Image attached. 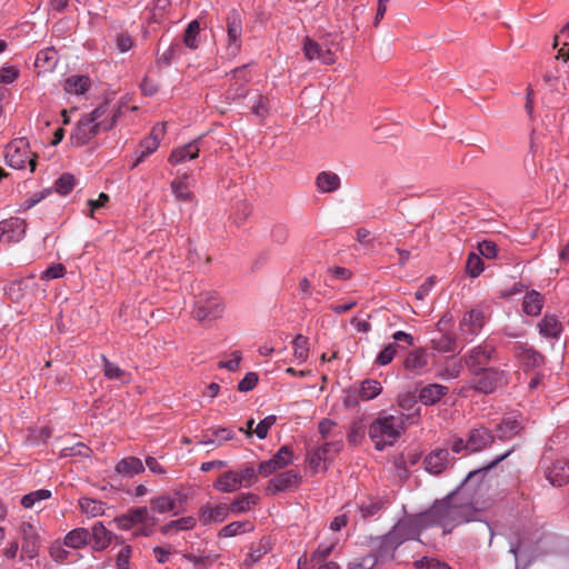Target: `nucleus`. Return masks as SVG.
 Segmentation results:
<instances>
[{
    "label": "nucleus",
    "instance_id": "nucleus-17",
    "mask_svg": "<svg viewBox=\"0 0 569 569\" xmlns=\"http://www.w3.org/2000/svg\"><path fill=\"white\" fill-rule=\"evenodd\" d=\"M546 477L552 486L561 487L569 482V461L558 459L546 469Z\"/></svg>",
    "mask_w": 569,
    "mask_h": 569
},
{
    "label": "nucleus",
    "instance_id": "nucleus-24",
    "mask_svg": "<svg viewBox=\"0 0 569 569\" xmlns=\"http://www.w3.org/2000/svg\"><path fill=\"white\" fill-rule=\"evenodd\" d=\"M128 516L131 519L133 526L136 525H150L149 528L141 529L140 533L142 536H149L152 532V527L156 526L157 519L151 517L147 507H138L134 509H130Z\"/></svg>",
    "mask_w": 569,
    "mask_h": 569
},
{
    "label": "nucleus",
    "instance_id": "nucleus-50",
    "mask_svg": "<svg viewBox=\"0 0 569 569\" xmlns=\"http://www.w3.org/2000/svg\"><path fill=\"white\" fill-rule=\"evenodd\" d=\"M237 472L241 487L246 488L251 487L257 481V475H259L252 465H247Z\"/></svg>",
    "mask_w": 569,
    "mask_h": 569
},
{
    "label": "nucleus",
    "instance_id": "nucleus-14",
    "mask_svg": "<svg viewBox=\"0 0 569 569\" xmlns=\"http://www.w3.org/2000/svg\"><path fill=\"white\" fill-rule=\"evenodd\" d=\"M302 50L308 60L317 59L325 64H332L336 61L335 52L330 47L318 43L310 38H306Z\"/></svg>",
    "mask_w": 569,
    "mask_h": 569
},
{
    "label": "nucleus",
    "instance_id": "nucleus-37",
    "mask_svg": "<svg viewBox=\"0 0 569 569\" xmlns=\"http://www.w3.org/2000/svg\"><path fill=\"white\" fill-rule=\"evenodd\" d=\"M81 512L94 518L104 513V502L89 497H81L78 501Z\"/></svg>",
    "mask_w": 569,
    "mask_h": 569
},
{
    "label": "nucleus",
    "instance_id": "nucleus-6",
    "mask_svg": "<svg viewBox=\"0 0 569 569\" xmlns=\"http://www.w3.org/2000/svg\"><path fill=\"white\" fill-rule=\"evenodd\" d=\"M428 528L422 512L400 519L389 531L391 537L401 546L405 541L415 539L420 532Z\"/></svg>",
    "mask_w": 569,
    "mask_h": 569
},
{
    "label": "nucleus",
    "instance_id": "nucleus-9",
    "mask_svg": "<svg viewBox=\"0 0 569 569\" xmlns=\"http://www.w3.org/2000/svg\"><path fill=\"white\" fill-rule=\"evenodd\" d=\"M21 538V560H33L38 557L41 547V538L36 525L29 521H22L19 527Z\"/></svg>",
    "mask_w": 569,
    "mask_h": 569
},
{
    "label": "nucleus",
    "instance_id": "nucleus-4",
    "mask_svg": "<svg viewBox=\"0 0 569 569\" xmlns=\"http://www.w3.org/2000/svg\"><path fill=\"white\" fill-rule=\"evenodd\" d=\"M224 306L214 292H201L196 297L192 316L200 323H211L222 317Z\"/></svg>",
    "mask_w": 569,
    "mask_h": 569
},
{
    "label": "nucleus",
    "instance_id": "nucleus-62",
    "mask_svg": "<svg viewBox=\"0 0 569 569\" xmlns=\"http://www.w3.org/2000/svg\"><path fill=\"white\" fill-rule=\"evenodd\" d=\"M448 447L450 448V450L453 452V453H465V455H468L470 453L468 451V446H467V439H463L459 436H453L451 437L448 442H447Z\"/></svg>",
    "mask_w": 569,
    "mask_h": 569
},
{
    "label": "nucleus",
    "instance_id": "nucleus-47",
    "mask_svg": "<svg viewBox=\"0 0 569 569\" xmlns=\"http://www.w3.org/2000/svg\"><path fill=\"white\" fill-rule=\"evenodd\" d=\"M50 497H51L50 490L39 489V490L32 491L28 495H24L21 498V505L24 508L29 509V508L34 507L38 502L49 499Z\"/></svg>",
    "mask_w": 569,
    "mask_h": 569
},
{
    "label": "nucleus",
    "instance_id": "nucleus-38",
    "mask_svg": "<svg viewBox=\"0 0 569 569\" xmlns=\"http://www.w3.org/2000/svg\"><path fill=\"white\" fill-rule=\"evenodd\" d=\"M428 362V356L425 350L417 349L411 351L405 359L403 366L406 369L420 372Z\"/></svg>",
    "mask_w": 569,
    "mask_h": 569
},
{
    "label": "nucleus",
    "instance_id": "nucleus-22",
    "mask_svg": "<svg viewBox=\"0 0 569 569\" xmlns=\"http://www.w3.org/2000/svg\"><path fill=\"white\" fill-rule=\"evenodd\" d=\"M449 392V388L439 383L423 386L418 393L419 401L425 406L438 403Z\"/></svg>",
    "mask_w": 569,
    "mask_h": 569
},
{
    "label": "nucleus",
    "instance_id": "nucleus-21",
    "mask_svg": "<svg viewBox=\"0 0 569 569\" xmlns=\"http://www.w3.org/2000/svg\"><path fill=\"white\" fill-rule=\"evenodd\" d=\"M229 513L230 508L227 503H218L214 506L206 505L200 509L199 520L204 526L211 522H222L227 519Z\"/></svg>",
    "mask_w": 569,
    "mask_h": 569
},
{
    "label": "nucleus",
    "instance_id": "nucleus-31",
    "mask_svg": "<svg viewBox=\"0 0 569 569\" xmlns=\"http://www.w3.org/2000/svg\"><path fill=\"white\" fill-rule=\"evenodd\" d=\"M143 470L144 466L142 461L136 457L123 458L116 466L117 473L128 478L141 473Z\"/></svg>",
    "mask_w": 569,
    "mask_h": 569
},
{
    "label": "nucleus",
    "instance_id": "nucleus-10",
    "mask_svg": "<svg viewBox=\"0 0 569 569\" xmlns=\"http://www.w3.org/2000/svg\"><path fill=\"white\" fill-rule=\"evenodd\" d=\"M293 460V452L289 446H282L269 460L259 463L258 473L268 477L274 471L286 468Z\"/></svg>",
    "mask_w": 569,
    "mask_h": 569
},
{
    "label": "nucleus",
    "instance_id": "nucleus-15",
    "mask_svg": "<svg viewBox=\"0 0 569 569\" xmlns=\"http://www.w3.org/2000/svg\"><path fill=\"white\" fill-rule=\"evenodd\" d=\"M301 482V476L295 470H288L277 475L272 478L268 486L267 492L276 495L277 492L284 491L298 487Z\"/></svg>",
    "mask_w": 569,
    "mask_h": 569
},
{
    "label": "nucleus",
    "instance_id": "nucleus-7",
    "mask_svg": "<svg viewBox=\"0 0 569 569\" xmlns=\"http://www.w3.org/2000/svg\"><path fill=\"white\" fill-rule=\"evenodd\" d=\"M495 359H497L496 346L486 340L468 351L465 356V363L475 375H480V371Z\"/></svg>",
    "mask_w": 569,
    "mask_h": 569
},
{
    "label": "nucleus",
    "instance_id": "nucleus-30",
    "mask_svg": "<svg viewBox=\"0 0 569 569\" xmlns=\"http://www.w3.org/2000/svg\"><path fill=\"white\" fill-rule=\"evenodd\" d=\"M188 180L189 173L184 172L171 182L172 193L179 201H190L193 199V193L190 191Z\"/></svg>",
    "mask_w": 569,
    "mask_h": 569
},
{
    "label": "nucleus",
    "instance_id": "nucleus-34",
    "mask_svg": "<svg viewBox=\"0 0 569 569\" xmlns=\"http://www.w3.org/2000/svg\"><path fill=\"white\" fill-rule=\"evenodd\" d=\"M386 507V501L380 498H368L359 503L358 509L362 520L378 515Z\"/></svg>",
    "mask_w": 569,
    "mask_h": 569
},
{
    "label": "nucleus",
    "instance_id": "nucleus-8",
    "mask_svg": "<svg viewBox=\"0 0 569 569\" xmlns=\"http://www.w3.org/2000/svg\"><path fill=\"white\" fill-rule=\"evenodd\" d=\"M242 22L243 17L237 9H231L226 17V31H227V54L236 57L241 50L242 38Z\"/></svg>",
    "mask_w": 569,
    "mask_h": 569
},
{
    "label": "nucleus",
    "instance_id": "nucleus-18",
    "mask_svg": "<svg viewBox=\"0 0 569 569\" xmlns=\"http://www.w3.org/2000/svg\"><path fill=\"white\" fill-rule=\"evenodd\" d=\"M478 376L479 378L476 382L477 390L490 393L501 383L503 372L496 368H486Z\"/></svg>",
    "mask_w": 569,
    "mask_h": 569
},
{
    "label": "nucleus",
    "instance_id": "nucleus-35",
    "mask_svg": "<svg viewBox=\"0 0 569 569\" xmlns=\"http://www.w3.org/2000/svg\"><path fill=\"white\" fill-rule=\"evenodd\" d=\"M543 306V297L538 291L528 292L522 301L523 312L528 316H538Z\"/></svg>",
    "mask_w": 569,
    "mask_h": 569
},
{
    "label": "nucleus",
    "instance_id": "nucleus-43",
    "mask_svg": "<svg viewBox=\"0 0 569 569\" xmlns=\"http://www.w3.org/2000/svg\"><path fill=\"white\" fill-rule=\"evenodd\" d=\"M160 142H158V140H156L154 138H150L149 136L143 139L141 142H140V151H139V156L137 157L136 161L133 162L132 167H137L139 163H141L148 156H150L151 153H153L158 147H159Z\"/></svg>",
    "mask_w": 569,
    "mask_h": 569
},
{
    "label": "nucleus",
    "instance_id": "nucleus-27",
    "mask_svg": "<svg viewBox=\"0 0 569 569\" xmlns=\"http://www.w3.org/2000/svg\"><path fill=\"white\" fill-rule=\"evenodd\" d=\"M91 539L93 540V549L97 551L104 550L112 541V532L109 531L101 522H97L91 528Z\"/></svg>",
    "mask_w": 569,
    "mask_h": 569
},
{
    "label": "nucleus",
    "instance_id": "nucleus-13",
    "mask_svg": "<svg viewBox=\"0 0 569 569\" xmlns=\"http://www.w3.org/2000/svg\"><path fill=\"white\" fill-rule=\"evenodd\" d=\"M425 469L432 475H440L452 465L447 448H437L429 452L423 460Z\"/></svg>",
    "mask_w": 569,
    "mask_h": 569
},
{
    "label": "nucleus",
    "instance_id": "nucleus-64",
    "mask_svg": "<svg viewBox=\"0 0 569 569\" xmlns=\"http://www.w3.org/2000/svg\"><path fill=\"white\" fill-rule=\"evenodd\" d=\"M63 546V543L56 541L49 548L50 557L57 562H63L69 556V551H67Z\"/></svg>",
    "mask_w": 569,
    "mask_h": 569
},
{
    "label": "nucleus",
    "instance_id": "nucleus-29",
    "mask_svg": "<svg viewBox=\"0 0 569 569\" xmlns=\"http://www.w3.org/2000/svg\"><path fill=\"white\" fill-rule=\"evenodd\" d=\"M103 375L109 380H120L122 383L131 381V375L111 362L104 355L101 356Z\"/></svg>",
    "mask_w": 569,
    "mask_h": 569
},
{
    "label": "nucleus",
    "instance_id": "nucleus-59",
    "mask_svg": "<svg viewBox=\"0 0 569 569\" xmlns=\"http://www.w3.org/2000/svg\"><path fill=\"white\" fill-rule=\"evenodd\" d=\"M337 423L329 419H323L319 422L318 429L323 439H328L333 437L338 438L339 431L336 430Z\"/></svg>",
    "mask_w": 569,
    "mask_h": 569
},
{
    "label": "nucleus",
    "instance_id": "nucleus-20",
    "mask_svg": "<svg viewBox=\"0 0 569 569\" xmlns=\"http://www.w3.org/2000/svg\"><path fill=\"white\" fill-rule=\"evenodd\" d=\"M486 317L479 309H471L466 312L461 322L460 330L471 337L477 336L485 326Z\"/></svg>",
    "mask_w": 569,
    "mask_h": 569
},
{
    "label": "nucleus",
    "instance_id": "nucleus-26",
    "mask_svg": "<svg viewBox=\"0 0 569 569\" xmlns=\"http://www.w3.org/2000/svg\"><path fill=\"white\" fill-rule=\"evenodd\" d=\"M213 488L223 493L234 492L241 488L237 471H226L218 477Z\"/></svg>",
    "mask_w": 569,
    "mask_h": 569
},
{
    "label": "nucleus",
    "instance_id": "nucleus-52",
    "mask_svg": "<svg viewBox=\"0 0 569 569\" xmlns=\"http://www.w3.org/2000/svg\"><path fill=\"white\" fill-rule=\"evenodd\" d=\"M342 431H339L337 439L326 441L322 446L319 447L328 456V459L332 458L335 455L339 453L342 450Z\"/></svg>",
    "mask_w": 569,
    "mask_h": 569
},
{
    "label": "nucleus",
    "instance_id": "nucleus-16",
    "mask_svg": "<svg viewBox=\"0 0 569 569\" xmlns=\"http://www.w3.org/2000/svg\"><path fill=\"white\" fill-rule=\"evenodd\" d=\"M513 353L525 368H539L545 362V357L527 343H516Z\"/></svg>",
    "mask_w": 569,
    "mask_h": 569
},
{
    "label": "nucleus",
    "instance_id": "nucleus-39",
    "mask_svg": "<svg viewBox=\"0 0 569 569\" xmlns=\"http://www.w3.org/2000/svg\"><path fill=\"white\" fill-rule=\"evenodd\" d=\"M259 501L254 493H242L229 505L230 512L242 513L251 509Z\"/></svg>",
    "mask_w": 569,
    "mask_h": 569
},
{
    "label": "nucleus",
    "instance_id": "nucleus-40",
    "mask_svg": "<svg viewBox=\"0 0 569 569\" xmlns=\"http://www.w3.org/2000/svg\"><path fill=\"white\" fill-rule=\"evenodd\" d=\"M150 508L158 513L173 511L177 508V500L166 495L154 497L150 500Z\"/></svg>",
    "mask_w": 569,
    "mask_h": 569
},
{
    "label": "nucleus",
    "instance_id": "nucleus-23",
    "mask_svg": "<svg viewBox=\"0 0 569 569\" xmlns=\"http://www.w3.org/2000/svg\"><path fill=\"white\" fill-rule=\"evenodd\" d=\"M376 546L375 560L392 559L395 551L400 546L398 541L388 532L383 537L373 540ZM376 561L372 562L375 565Z\"/></svg>",
    "mask_w": 569,
    "mask_h": 569
},
{
    "label": "nucleus",
    "instance_id": "nucleus-32",
    "mask_svg": "<svg viewBox=\"0 0 569 569\" xmlns=\"http://www.w3.org/2000/svg\"><path fill=\"white\" fill-rule=\"evenodd\" d=\"M522 429L519 420L515 417H507L497 426V437L502 440H508L518 435Z\"/></svg>",
    "mask_w": 569,
    "mask_h": 569
},
{
    "label": "nucleus",
    "instance_id": "nucleus-25",
    "mask_svg": "<svg viewBox=\"0 0 569 569\" xmlns=\"http://www.w3.org/2000/svg\"><path fill=\"white\" fill-rule=\"evenodd\" d=\"M316 186L322 193L335 192L340 188L341 179L332 171H321L316 178Z\"/></svg>",
    "mask_w": 569,
    "mask_h": 569
},
{
    "label": "nucleus",
    "instance_id": "nucleus-45",
    "mask_svg": "<svg viewBox=\"0 0 569 569\" xmlns=\"http://www.w3.org/2000/svg\"><path fill=\"white\" fill-rule=\"evenodd\" d=\"M293 356L301 363L308 359L309 340L302 335H298L293 341Z\"/></svg>",
    "mask_w": 569,
    "mask_h": 569
},
{
    "label": "nucleus",
    "instance_id": "nucleus-60",
    "mask_svg": "<svg viewBox=\"0 0 569 569\" xmlns=\"http://www.w3.org/2000/svg\"><path fill=\"white\" fill-rule=\"evenodd\" d=\"M114 42L120 52H127L133 47V39L126 31L116 33Z\"/></svg>",
    "mask_w": 569,
    "mask_h": 569
},
{
    "label": "nucleus",
    "instance_id": "nucleus-44",
    "mask_svg": "<svg viewBox=\"0 0 569 569\" xmlns=\"http://www.w3.org/2000/svg\"><path fill=\"white\" fill-rule=\"evenodd\" d=\"M197 523L196 518L193 517H183L178 520L170 521L169 523L164 525L161 528V532L167 535L172 530L179 531V530H189L194 528Z\"/></svg>",
    "mask_w": 569,
    "mask_h": 569
},
{
    "label": "nucleus",
    "instance_id": "nucleus-11",
    "mask_svg": "<svg viewBox=\"0 0 569 569\" xmlns=\"http://www.w3.org/2000/svg\"><path fill=\"white\" fill-rule=\"evenodd\" d=\"M493 440L495 437L488 428L481 425H476L467 435L468 451L471 453L479 452L488 448Z\"/></svg>",
    "mask_w": 569,
    "mask_h": 569
},
{
    "label": "nucleus",
    "instance_id": "nucleus-61",
    "mask_svg": "<svg viewBox=\"0 0 569 569\" xmlns=\"http://www.w3.org/2000/svg\"><path fill=\"white\" fill-rule=\"evenodd\" d=\"M211 435L216 439L217 446H222L234 438L233 430L229 428H211Z\"/></svg>",
    "mask_w": 569,
    "mask_h": 569
},
{
    "label": "nucleus",
    "instance_id": "nucleus-1",
    "mask_svg": "<svg viewBox=\"0 0 569 569\" xmlns=\"http://www.w3.org/2000/svg\"><path fill=\"white\" fill-rule=\"evenodd\" d=\"M427 527L439 526L445 533L472 519L473 510L469 505L457 502L455 496L436 501L430 509L422 512Z\"/></svg>",
    "mask_w": 569,
    "mask_h": 569
},
{
    "label": "nucleus",
    "instance_id": "nucleus-53",
    "mask_svg": "<svg viewBox=\"0 0 569 569\" xmlns=\"http://www.w3.org/2000/svg\"><path fill=\"white\" fill-rule=\"evenodd\" d=\"M466 270L469 276L478 277L483 270L481 258L477 253H470L466 262Z\"/></svg>",
    "mask_w": 569,
    "mask_h": 569
},
{
    "label": "nucleus",
    "instance_id": "nucleus-42",
    "mask_svg": "<svg viewBox=\"0 0 569 569\" xmlns=\"http://www.w3.org/2000/svg\"><path fill=\"white\" fill-rule=\"evenodd\" d=\"M253 530V526L249 521H234L224 526L220 532V537L230 538L237 535Z\"/></svg>",
    "mask_w": 569,
    "mask_h": 569
},
{
    "label": "nucleus",
    "instance_id": "nucleus-46",
    "mask_svg": "<svg viewBox=\"0 0 569 569\" xmlns=\"http://www.w3.org/2000/svg\"><path fill=\"white\" fill-rule=\"evenodd\" d=\"M432 346L439 352H451L457 348L456 338L452 335L441 333L432 339Z\"/></svg>",
    "mask_w": 569,
    "mask_h": 569
},
{
    "label": "nucleus",
    "instance_id": "nucleus-19",
    "mask_svg": "<svg viewBox=\"0 0 569 569\" xmlns=\"http://www.w3.org/2000/svg\"><path fill=\"white\" fill-rule=\"evenodd\" d=\"M200 148L198 141H191L187 144L174 148L168 157L171 166H178L199 157Z\"/></svg>",
    "mask_w": 569,
    "mask_h": 569
},
{
    "label": "nucleus",
    "instance_id": "nucleus-54",
    "mask_svg": "<svg viewBox=\"0 0 569 569\" xmlns=\"http://www.w3.org/2000/svg\"><path fill=\"white\" fill-rule=\"evenodd\" d=\"M218 556H197L194 553H184L183 558L192 562L196 569H206L210 567Z\"/></svg>",
    "mask_w": 569,
    "mask_h": 569
},
{
    "label": "nucleus",
    "instance_id": "nucleus-51",
    "mask_svg": "<svg viewBox=\"0 0 569 569\" xmlns=\"http://www.w3.org/2000/svg\"><path fill=\"white\" fill-rule=\"evenodd\" d=\"M328 460V456L320 449H316L308 457L309 466L315 472L326 470L325 462Z\"/></svg>",
    "mask_w": 569,
    "mask_h": 569
},
{
    "label": "nucleus",
    "instance_id": "nucleus-33",
    "mask_svg": "<svg viewBox=\"0 0 569 569\" xmlns=\"http://www.w3.org/2000/svg\"><path fill=\"white\" fill-rule=\"evenodd\" d=\"M561 322L551 315H546L539 323V331L547 338H559L562 332Z\"/></svg>",
    "mask_w": 569,
    "mask_h": 569
},
{
    "label": "nucleus",
    "instance_id": "nucleus-56",
    "mask_svg": "<svg viewBox=\"0 0 569 569\" xmlns=\"http://www.w3.org/2000/svg\"><path fill=\"white\" fill-rule=\"evenodd\" d=\"M365 437V427L360 421H353L347 433L349 443L358 445Z\"/></svg>",
    "mask_w": 569,
    "mask_h": 569
},
{
    "label": "nucleus",
    "instance_id": "nucleus-57",
    "mask_svg": "<svg viewBox=\"0 0 569 569\" xmlns=\"http://www.w3.org/2000/svg\"><path fill=\"white\" fill-rule=\"evenodd\" d=\"M397 348L398 346L396 343H389L388 346H386L378 355L377 359H376V362L380 366H387L389 365L396 353H397Z\"/></svg>",
    "mask_w": 569,
    "mask_h": 569
},
{
    "label": "nucleus",
    "instance_id": "nucleus-49",
    "mask_svg": "<svg viewBox=\"0 0 569 569\" xmlns=\"http://www.w3.org/2000/svg\"><path fill=\"white\" fill-rule=\"evenodd\" d=\"M76 186V179L72 174L64 173L54 182L56 191L61 196H67Z\"/></svg>",
    "mask_w": 569,
    "mask_h": 569
},
{
    "label": "nucleus",
    "instance_id": "nucleus-28",
    "mask_svg": "<svg viewBox=\"0 0 569 569\" xmlns=\"http://www.w3.org/2000/svg\"><path fill=\"white\" fill-rule=\"evenodd\" d=\"M90 541L91 533L88 529L76 528L66 535L63 545L72 549H80L86 547Z\"/></svg>",
    "mask_w": 569,
    "mask_h": 569
},
{
    "label": "nucleus",
    "instance_id": "nucleus-2",
    "mask_svg": "<svg viewBox=\"0 0 569 569\" xmlns=\"http://www.w3.org/2000/svg\"><path fill=\"white\" fill-rule=\"evenodd\" d=\"M119 113L120 109H112L108 102L101 103L92 112L81 117L71 133V143L81 147L91 141L100 132L112 129Z\"/></svg>",
    "mask_w": 569,
    "mask_h": 569
},
{
    "label": "nucleus",
    "instance_id": "nucleus-12",
    "mask_svg": "<svg viewBox=\"0 0 569 569\" xmlns=\"http://www.w3.org/2000/svg\"><path fill=\"white\" fill-rule=\"evenodd\" d=\"M26 220L12 217L0 222V241L19 242L26 234Z\"/></svg>",
    "mask_w": 569,
    "mask_h": 569
},
{
    "label": "nucleus",
    "instance_id": "nucleus-55",
    "mask_svg": "<svg viewBox=\"0 0 569 569\" xmlns=\"http://www.w3.org/2000/svg\"><path fill=\"white\" fill-rule=\"evenodd\" d=\"M268 550H269L268 543L260 541V543L254 549H252L251 552H249L247 555V557L244 559V565H247L248 567H251L252 565L258 562L262 558V556L268 552Z\"/></svg>",
    "mask_w": 569,
    "mask_h": 569
},
{
    "label": "nucleus",
    "instance_id": "nucleus-3",
    "mask_svg": "<svg viewBox=\"0 0 569 569\" xmlns=\"http://www.w3.org/2000/svg\"><path fill=\"white\" fill-rule=\"evenodd\" d=\"M405 431L403 416L381 415L369 427V437L377 450L391 446Z\"/></svg>",
    "mask_w": 569,
    "mask_h": 569
},
{
    "label": "nucleus",
    "instance_id": "nucleus-36",
    "mask_svg": "<svg viewBox=\"0 0 569 569\" xmlns=\"http://www.w3.org/2000/svg\"><path fill=\"white\" fill-rule=\"evenodd\" d=\"M91 86L90 78L87 76H71L66 79L64 90L68 93L83 94Z\"/></svg>",
    "mask_w": 569,
    "mask_h": 569
},
{
    "label": "nucleus",
    "instance_id": "nucleus-48",
    "mask_svg": "<svg viewBox=\"0 0 569 569\" xmlns=\"http://www.w3.org/2000/svg\"><path fill=\"white\" fill-rule=\"evenodd\" d=\"M200 32V23L198 20H192L186 31H184V36H183V42L184 44L189 48V49H197L198 48V41H197V37Z\"/></svg>",
    "mask_w": 569,
    "mask_h": 569
},
{
    "label": "nucleus",
    "instance_id": "nucleus-5",
    "mask_svg": "<svg viewBox=\"0 0 569 569\" xmlns=\"http://www.w3.org/2000/svg\"><path fill=\"white\" fill-rule=\"evenodd\" d=\"M6 160L9 167L22 169L29 163L30 171L36 170L37 160L29 149V143L24 138L16 139L8 143L6 148Z\"/></svg>",
    "mask_w": 569,
    "mask_h": 569
},
{
    "label": "nucleus",
    "instance_id": "nucleus-41",
    "mask_svg": "<svg viewBox=\"0 0 569 569\" xmlns=\"http://www.w3.org/2000/svg\"><path fill=\"white\" fill-rule=\"evenodd\" d=\"M381 390L382 387L379 381L367 379L361 382L358 395L362 400L368 401L376 398L381 392Z\"/></svg>",
    "mask_w": 569,
    "mask_h": 569
},
{
    "label": "nucleus",
    "instance_id": "nucleus-58",
    "mask_svg": "<svg viewBox=\"0 0 569 569\" xmlns=\"http://www.w3.org/2000/svg\"><path fill=\"white\" fill-rule=\"evenodd\" d=\"M277 417L274 415L267 416L254 428V433L259 439H264L268 436L269 429L276 423Z\"/></svg>",
    "mask_w": 569,
    "mask_h": 569
},
{
    "label": "nucleus",
    "instance_id": "nucleus-63",
    "mask_svg": "<svg viewBox=\"0 0 569 569\" xmlns=\"http://www.w3.org/2000/svg\"><path fill=\"white\" fill-rule=\"evenodd\" d=\"M478 250L480 254L487 259H493L498 253L497 244L490 240H483L479 242Z\"/></svg>",
    "mask_w": 569,
    "mask_h": 569
}]
</instances>
